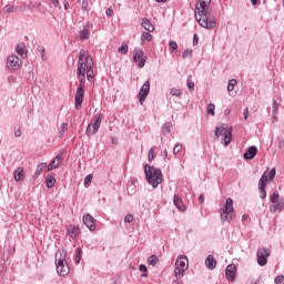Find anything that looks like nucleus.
<instances>
[{
    "mask_svg": "<svg viewBox=\"0 0 284 284\" xmlns=\"http://www.w3.org/2000/svg\"><path fill=\"white\" fill-rule=\"evenodd\" d=\"M210 3L212 0H200L195 6V19L201 26L206 30H214L216 28V19H212V13H210Z\"/></svg>",
    "mask_w": 284,
    "mask_h": 284,
    "instance_id": "obj_1",
    "label": "nucleus"
},
{
    "mask_svg": "<svg viewBox=\"0 0 284 284\" xmlns=\"http://www.w3.org/2000/svg\"><path fill=\"white\" fill-rule=\"evenodd\" d=\"M144 176L146 183L151 185L153 190H156V187L163 183V171L150 164L144 165Z\"/></svg>",
    "mask_w": 284,
    "mask_h": 284,
    "instance_id": "obj_2",
    "label": "nucleus"
},
{
    "mask_svg": "<svg viewBox=\"0 0 284 284\" xmlns=\"http://www.w3.org/2000/svg\"><path fill=\"white\" fill-rule=\"evenodd\" d=\"M65 256V251L61 248L55 252V267L59 276H68L70 274V264H68Z\"/></svg>",
    "mask_w": 284,
    "mask_h": 284,
    "instance_id": "obj_3",
    "label": "nucleus"
},
{
    "mask_svg": "<svg viewBox=\"0 0 284 284\" xmlns=\"http://www.w3.org/2000/svg\"><path fill=\"white\" fill-rule=\"evenodd\" d=\"M234 200L232 197H227L225 204L220 210V219L222 223H232L234 221Z\"/></svg>",
    "mask_w": 284,
    "mask_h": 284,
    "instance_id": "obj_4",
    "label": "nucleus"
},
{
    "mask_svg": "<svg viewBox=\"0 0 284 284\" xmlns=\"http://www.w3.org/2000/svg\"><path fill=\"white\" fill-rule=\"evenodd\" d=\"M215 136L219 139V136H223V145L224 148H227L232 143V128L227 129L226 124L216 125L215 126Z\"/></svg>",
    "mask_w": 284,
    "mask_h": 284,
    "instance_id": "obj_5",
    "label": "nucleus"
},
{
    "mask_svg": "<svg viewBox=\"0 0 284 284\" xmlns=\"http://www.w3.org/2000/svg\"><path fill=\"white\" fill-rule=\"evenodd\" d=\"M187 256L179 255L175 262V278H183L185 270H187Z\"/></svg>",
    "mask_w": 284,
    "mask_h": 284,
    "instance_id": "obj_6",
    "label": "nucleus"
},
{
    "mask_svg": "<svg viewBox=\"0 0 284 284\" xmlns=\"http://www.w3.org/2000/svg\"><path fill=\"white\" fill-rule=\"evenodd\" d=\"M145 61H148V55L143 52V49L135 48L133 50V63H138V68H145Z\"/></svg>",
    "mask_w": 284,
    "mask_h": 284,
    "instance_id": "obj_7",
    "label": "nucleus"
},
{
    "mask_svg": "<svg viewBox=\"0 0 284 284\" xmlns=\"http://www.w3.org/2000/svg\"><path fill=\"white\" fill-rule=\"evenodd\" d=\"M271 254L272 252L268 248H258L256 253L257 265H260V267H265V265H267V258H270Z\"/></svg>",
    "mask_w": 284,
    "mask_h": 284,
    "instance_id": "obj_8",
    "label": "nucleus"
},
{
    "mask_svg": "<svg viewBox=\"0 0 284 284\" xmlns=\"http://www.w3.org/2000/svg\"><path fill=\"white\" fill-rule=\"evenodd\" d=\"M101 121H103V114L99 113L98 119H95L93 123L87 126V136H92L93 134H97V132H99V128H101Z\"/></svg>",
    "mask_w": 284,
    "mask_h": 284,
    "instance_id": "obj_9",
    "label": "nucleus"
},
{
    "mask_svg": "<svg viewBox=\"0 0 284 284\" xmlns=\"http://www.w3.org/2000/svg\"><path fill=\"white\" fill-rule=\"evenodd\" d=\"M85 97V87L78 85L74 97L75 110H81L83 98Z\"/></svg>",
    "mask_w": 284,
    "mask_h": 284,
    "instance_id": "obj_10",
    "label": "nucleus"
},
{
    "mask_svg": "<svg viewBox=\"0 0 284 284\" xmlns=\"http://www.w3.org/2000/svg\"><path fill=\"white\" fill-rule=\"evenodd\" d=\"M148 94H150V80H146L139 91L138 99L140 101V105H143V103H145Z\"/></svg>",
    "mask_w": 284,
    "mask_h": 284,
    "instance_id": "obj_11",
    "label": "nucleus"
},
{
    "mask_svg": "<svg viewBox=\"0 0 284 284\" xmlns=\"http://www.w3.org/2000/svg\"><path fill=\"white\" fill-rule=\"evenodd\" d=\"M82 221L90 232H94V230H97V219H94L90 213L84 214L82 216Z\"/></svg>",
    "mask_w": 284,
    "mask_h": 284,
    "instance_id": "obj_12",
    "label": "nucleus"
},
{
    "mask_svg": "<svg viewBox=\"0 0 284 284\" xmlns=\"http://www.w3.org/2000/svg\"><path fill=\"white\" fill-rule=\"evenodd\" d=\"M21 67V59L17 55H9L7 59V68L9 70H19Z\"/></svg>",
    "mask_w": 284,
    "mask_h": 284,
    "instance_id": "obj_13",
    "label": "nucleus"
},
{
    "mask_svg": "<svg viewBox=\"0 0 284 284\" xmlns=\"http://www.w3.org/2000/svg\"><path fill=\"white\" fill-rule=\"evenodd\" d=\"M92 28H94V24H92L91 22H87L83 29L79 31L80 41H88V39H90V30H92Z\"/></svg>",
    "mask_w": 284,
    "mask_h": 284,
    "instance_id": "obj_14",
    "label": "nucleus"
},
{
    "mask_svg": "<svg viewBox=\"0 0 284 284\" xmlns=\"http://www.w3.org/2000/svg\"><path fill=\"white\" fill-rule=\"evenodd\" d=\"M87 62V79L91 81L94 77V61L92 60V55L85 57Z\"/></svg>",
    "mask_w": 284,
    "mask_h": 284,
    "instance_id": "obj_15",
    "label": "nucleus"
},
{
    "mask_svg": "<svg viewBox=\"0 0 284 284\" xmlns=\"http://www.w3.org/2000/svg\"><path fill=\"white\" fill-rule=\"evenodd\" d=\"M226 281L234 283L236 281V265L229 264L225 268Z\"/></svg>",
    "mask_w": 284,
    "mask_h": 284,
    "instance_id": "obj_16",
    "label": "nucleus"
},
{
    "mask_svg": "<svg viewBox=\"0 0 284 284\" xmlns=\"http://www.w3.org/2000/svg\"><path fill=\"white\" fill-rule=\"evenodd\" d=\"M258 154V148L255 145L248 146L243 154L244 161H252Z\"/></svg>",
    "mask_w": 284,
    "mask_h": 284,
    "instance_id": "obj_17",
    "label": "nucleus"
},
{
    "mask_svg": "<svg viewBox=\"0 0 284 284\" xmlns=\"http://www.w3.org/2000/svg\"><path fill=\"white\" fill-rule=\"evenodd\" d=\"M67 234H68V236H70V239H77L79 236V234H81V229L77 225L70 224L67 227Z\"/></svg>",
    "mask_w": 284,
    "mask_h": 284,
    "instance_id": "obj_18",
    "label": "nucleus"
},
{
    "mask_svg": "<svg viewBox=\"0 0 284 284\" xmlns=\"http://www.w3.org/2000/svg\"><path fill=\"white\" fill-rule=\"evenodd\" d=\"M173 205H175L180 212H185V204H183V200L178 194L173 196Z\"/></svg>",
    "mask_w": 284,
    "mask_h": 284,
    "instance_id": "obj_19",
    "label": "nucleus"
},
{
    "mask_svg": "<svg viewBox=\"0 0 284 284\" xmlns=\"http://www.w3.org/2000/svg\"><path fill=\"white\" fill-rule=\"evenodd\" d=\"M205 266L207 270H215L216 268V260L213 255H207L205 258Z\"/></svg>",
    "mask_w": 284,
    "mask_h": 284,
    "instance_id": "obj_20",
    "label": "nucleus"
},
{
    "mask_svg": "<svg viewBox=\"0 0 284 284\" xmlns=\"http://www.w3.org/2000/svg\"><path fill=\"white\" fill-rule=\"evenodd\" d=\"M45 169L48 170V163L45 162L39 163L33 174V179L37 180L38 176H41V174L43 173V170Z\"/></svg>",
    "mask_w": 284,
    "mask_h": 284,
    "instance_id": "obj_21",
    "label": "nucleus"
},
{
    "mask_svg": "<svg viewBox=\"0 0 284 284\" xmlns=\"http://www.w3.org/2000/svg\"><path fill=\"white\" fill-rule=\"evenodd\" d=\"M54 185H57V179H54V175H47L45 176V186L48 187V190H52V187H54Z\"/></svg>",
    "mask_w": 284,
    "mask_h": 284,
    "instance_id": "obj_22",
    "label": "nucleus"
},
{
    "mask_svg": "<svg viewBox=\"0 0 284 284\" xmlns=\"http://www.w3.org/2000/svg\"><path fill=\"white\" fill-rule=\"evenodd\" d=\"M16 52L22 59H26V57H28V52H26V44L24 43L18 44L17 48H16Z\"/></svg>",
    "mask_w": 284,
    "mask_h": 284,
    "instance_id": "obj_23",
    "label": "nucleus"
},
{
    "mask_svg": "<svg viewBox=\"0 0 284 284\" xmlns=\"http://www.w3.org/2000/svg\"><path fill=\"white\" fill-rule=\"evenodd\" d=\"M142 28H144L146 32H152L154 30V26L152 24V22H150V19L148 18L142 19Z\"/></svg>",
    "mask_w": 284,
    "mask_h": 284,
    "instance_id": "obj_24",
    "label": "nucleus"
},
{
    "mask_svg": "<svg viewBox=\"0 0 284 284\" xmlns=\"http://www.w3.org/2000/svg\"><path fill=\"white\" fill-rule=\"evenodd\" d=\"M88 72V62H78L77 74H85Z\"/></svg>",
    "mask_w": 284,
    "mask_h": 284,
    "instance_id": "obj_25",
    "label": "nucleus"
},
{
    "mask_svg": "<svg viewBox=\"0 0 284 284\" xmlns=\"http://www.w3.org/2000/svg\"><path fill=\"white\" fill-rule=\"evenodd\" d=\"M23 168L19 166L16 171H14V181H17V183H19V181H23Z\"/></svg>",
    "mask_w": 284,
    "mask_h": 284,
    "instance_id": "obj_26",
    "label": "nucleus"
},
{
    "mask_svg": "<svg viewBox=\"0 0 284 284\" xmlns=\"http://www.w3.org/2000/svg\"><path fill=\"white\" fill-rule=\"evenodd\" d=\"M61 165V162L57 161L55 159H52L49 165H47L48 172H52V170H57Z\"/></svg>",
    "mask_w": 284,
    "mask_h": 284,
    "instance_id": "obj_27",
    "label": "nucleus"
},
{
    "mask_svg": "<svg viewBox=\"0 0 284 284\" xmlns=\"http://www.w3.org/2000/svg\"><path fill=\"white\" fill-rule=\"evenodd\" d=\"M3 12L6 14L19 12V8H17V7L12 6V4H6L4 8H3Z\"/></svg>",
    "mask_w": 284,
    "mask_h": 284,
    "instance_id": "obj_28",
    "label": "nucleus"
},
{
    "mask_svg": "<svg viewBox=\"0 0 284 284\" xmlns=\"http://www.w3.org/2000/svg\"><path fill=\"white\" fill-rule=\"evenodd\" d=\"M81 258H83V248L78 247L75 250V258H74L75 265H79V263H81Z\"/></svg>",
    "mask_w": 284,
    "mask_h": 284,
    "instance_id": "obj_29",
    "label": "nucleus"
},
{
    "mask_svg": "<svg viewBox=\"0 0 284 284\" xmlns=\"http://www.w3.org/2000/svg\"><path fill=\"white\" fill-rule=\"evenodd\" d=\"M265 187L267 186L258 184L260 199H262V201H265L267 199V190H265Z\"/></svg>",
    "mask_w": 284,
    "mask_h": 284,
    "instance_id": "obj_30",
    "label": "nucleus"
},
{
    "mask_svg": "<svg viewBox=\"0 0 284 284\" xmlns=\"http://www.w3.org/2000/svg\"><path fill=\"white\" fill-rule=\"evenodd\" d=\"M171 129H172V122L164 123L162 126V134L164 136H168V134H170V132H171Z\"/></svg>",
    "mask_w": 284,
    "mask_h": 284,
    "instance_id": "obj_31",
    "label": "nucleus"
},
{
    "mask_svg": "<svg viewBox=\"0 0 284 284\" xmlns=\"http://www.w3.org/2000/svg\"><path fill=\"white\" fill-rule=\"evenodd\" d=\"M236 83H239V81H236V79H231L227 82V92H233L234 88L236 87Z\"/></svg>",
    "mask_w": 284,
    "mask_h": 284,
    "instance_id": "obj_32",
    "label": "nucleus"
},
{
    "mask_svg": "<svg viewBox=\"0 0 284 284\" xmlns=\"http://www.w3.org/2000/svg\"><path fill=\"white\" fill-rule=\"evenodd\" d=\"M267 181H270V178H267V172H264L258 181V185L267 186Z\"/></svg>",
    "mask_w": 284,
    "mask_h": 284,
    "instance_id": "obj_33",
    "label": "nucleus"
},
{
    "mask_svg": "<svg viewBox=\"0 0 284 284\" xmlns=\"http://www.w3.org/2000/svg\"><path fill=\"white\" fill-rule=\"evenodd\" d=\"M78 80H79V85L81 88H85V73H77Z\"/></svg>",
    "mask_w": 284,
    "mask_h": 284,
    "instance_id": "obj_34",
    "label": "nucleus"
},
{
    "mask_svg": "<svg viewBox=\"0 0 284 284\" xmlns=\"http://www.w3.org/2000/svg\"><path fill=\"white\" fill-rule=\"evenodd\" d=\"M281 197V194H278V191H274L273 194L270 195L271 203H278V199Z\"/></svg>",
    "mask_w": 284,
    "mask_h": 284,
    "instance_id": "obj_35",
    "label": "nucleus"
},
{
    "mask_svg": "<svg viewBox=\"0 0 284 284\" xmlns=\"http://www.w3.org/2000/svg\"><path fill=\"white\" fill-rule=\"evenodd\" d=\"M148 263L149 265H152L153 267H155V265L159 263V257L156 255H151L148 258Z\"/></svg>",
    "mask_w": 284,
    "mask_h": 284,
    "instance_id": "obj_36",
    "label": "nucleus"
},
{
    "mask_svg": "<svg viewBox=\"0 0 284 284\" xmlns=\"http://www.w3.org/2000/svg\"><path fill=\"white\" fill-rule=\"evenodd\" d=\"M169 48L172 52H176V50H179V44L176 43V41L170 40Z\"/></svg>",
    "mask_w": 284,
    "mask_h": 284,
    "instance_id": "obj_37",
    "label": "nucleus"
},
{
    "mask_svg": "<svg viewBox=\"0 0 284 284\" xmlns=\"http://www.w3.org/2000/svg\"><path fill=\"white\" fill-rule=\"evenodd\" d=\"M214 110H216V105H214V103H210L206 108V112L207 114H211V116H214L215 114Z\"/></svg>",
    "mask_w": 284,
    "mask_h": 284,
    "instance_id": "obj_38",
    "label": "nucleus"
},
{
    "mask_svg": "<svg viewBox=\"0 0 284 284\" xmlns=\"http://www.w3.org/2000/svg\"><path fill=\"white\" fill-rule=\"evenodd\" d=\"M129 47L126 43H122L121 47L118 49L120 54H128Z\"/></svg>",
    "mask_w": 284,
    "mask_h": 284,
    "instance_id": "obj_39",
    "label": "nucleus"
},
{
    "mask_svg": "<svg viewBox=\"0 0 284 284\" xmlns=\"http://www.w3.org/2000/svg\"><path fill=\"white\" fill-rule=\"evenodd\" d=\"M270 212H272V214H276L277 212H281V207L278 206V203H273L270 206Z\"/></svg>",
    "mask_w": 284,
    "mask_h": 284,
    "instance_id": "obj_40",
    "label": "nucleus"
},
{
    "mask_svg": "<svg viewBox=\"0 0 284 284\" xmlns=\"http://www.w3.org/2000/svg\"><path fill=\"white\" fill-rule=\"evenodd\" d=\"M141 41H152V36L150 34V31L142 33Z\"/></svg>",
    "mask_w": 284,
    "mask_h": 284,
    "instance_id": "obj_41",
    "label": "nucleus"
},
{
    "mask_svg": "<svg viewBox=\"0 0 284 284\" xmlns=\"http://www.w3.org/2000/svg\"><path fill=\"white\" fill-rule=\"evenodd\" d=\"M191 79H192V75H189L187 81H186V85H187L190 92H194V82H192Z\"/></svg>",
    "mask_w": 284,
    "mask_h": 284,
    "instance_id": "obj_42",
    "label": "nucleus"
},
{
    "mask_svg": "<svg viewBox=\"0 0 284 284\" xmlns=\"http://www.w3.org/2000/svg\"><path fill=\"white\" fill-rule=\"evenodd\" d=\"M78 63H85V51L81 50L78 55Z\"/></svg>",
    "mask_w": 284,
    "mask_h": 284,
    "instance_id": "obj_43",
    "label": "nucleus"
},
{
    "mask_svg": "<svg viewBox=\"0 0 284 284\" xmlns=\"http://www.w3.org/2000/svg\"><path fill=\"white\" fill-rule=\"evenodd\" d=\"M170 94H171V97H181V94H183V93L181 92V90L173 88L170 90Z\"/></svg>",
    "mask_w": 284,
    "mask_h": 284,
    "instance_id": "obj_44",
    "label": "nucleus"
},
{
    "mask_svg": "<svg viewBox=\"0 0 284 284\" xmlns=\"http://www.w3.org/2000/svg\"><path fill=\"white\" fill-rule=\"evenodd\" d=\"M273 179H276V168L271 169L268 172V181H272Z\"/></svg>",
    "mask_w": 284,
    "mask_h": 284,
    "instance_id": "obj_45",
    "label": "nucleus"
},
{
    "mask_svg": "<svg viewBox=\"0 0 284 284\" xmlns=\"http://www.w3.org/2000/svg\"><path fill=\"white\" fill-rule=\"evenodd\" d=\"M133 221H134V215L129 213L124 216V223H132Z\"/></svg>",
    "mask_w": 284,
    "mask_h": 284,
    "instance_id": "obj_46",
    "label": "nucleus"
},
{
    "mask_svg": "<svg viewBox=\"0 0 284 284\" xmlns=\"http://www.w3.org/2000/svg\"><path fill=\"white\" fill-rule=\"evenodd\" d=\"M181 150H183V146L181 144H176L174 148H173V154L174 156H176V154H179V152H181Z\"/></svg>",
    "mask_w": 284,
    "mask_h": 284,
    "instance_id": "obj_47",
    "label": "nucleus"
},
{
    "mask_svg": "<svg viewBox=\"0 0 284 284\" xmlns=\"http://www.w3.org/2000/svg\"><path fill=\"white\" fill-rule=\"evenodd\" d=\"M154 148L150 149L149 151V155H148V160H149V163H152V160L154 159Z\"/></svg>",
    "mask_w": 284,
    "mask_h": 284,
    "instance_id": "obj_48",
    "label": "nucleus"
},
{
    "mask_svg": "<svg viewBox=\"0 0 284 284\" xmlns=\"http://www.w3.org/2000/svg\"><path fill=\"white\" fill-rule=\"evenodd\" d=\"M92 174H89L84 178V185H90L92 183Z\"/></svg>",
    "mask_w": 284,
    "mask_h": 284,
    "instance_id": "obj_49",
    "label": "nucleus"
},
{
    "mask_svg": "<svg viewBox=\"0 0 284 284\" xmlns=\"http://www.w3.org/2000/svg\"><path fill=\"white\" fill-rule=\"evenodd\" d=\"M275 284H284V276L283 275H277L275 277Z\"/></svg>",
    "mask_w": 284,
    "mask_h": 284,
    "instance_id": "obj_50",
    "label": "nucleus"
},
{
    "mask_svg": "<svg viewBox=\"0 0 284 284\" xmlns=\"http://www.w3.org/2000/svg\"><path fill=\"white\" fill-rule=\"evenodd\" d=\"M187 57H192V50H190V49L184 50V52L182 54L183 59H187Z\"/></svg>",
    "mask_w": 284,
    "mask_h": 284,
    "instance_id": "obj_51",
    "label": "nucleus"
},
{
    "mask_svg": "<svg viewBox=\"0 0 284 284\" xmlns=\"http://www.w3.org/2000/svg\"><path fill=\"white\" fill-rule=\"evenodd\" d=\"M128 194H129V196L136 194V187H134V185L129 186Z\"/></svg>",
    "mask_w": 284,
    "mask_h": 284,
    "instance_id": "obj_52",
    "label": "nucleus"
},
{
    "mask_svg": "<svg viewBox=\"0 0 284 284\" xmlns=\"http://www.w3.org/2000/svg\"><path fill=\"white\" fill-rule=\"evenodd\" d=\"M277 205L280 207V212H283L284 210V199L277 200Z\"/></svg>",
    "mask_w": 284,
    "mask_h": 284,
    "instance_id": "obj_53",
    "label": "nucleus"
},
{
    "mask_svg": "<svg viewBox=\"0 0 284 284\" xmlns=\"http://www.w3.org/2000/svg\"><path fill=\"white\" fill-rule=\"evenodd\" d=\"M58 163H61V159H63V151H59L58 155L53 158Z\"/></svg>",
    "mask_w": 284,
    "mask_h": 284,
    "instance_id": "obj_54",
    "label": "nucleus"
},
{
    "mask_svg": "<svg viewBox=\"0 0 284 284\" xmlns=\"http://www.w3.org/2000/svg\"><path fill=\"white\" fill-rule=\"evenodd\" d=\"M38 52H40L42 59L43 57H45V48L41 47V45H38L37 48Z\"/></svg>",
    "mask_w": 284,
    "mask_h": 284,
    "instance_id": "obj_55",
    "label": "nucleus"
},
{
    "mask_svg": "<svg viewBox=\"0 0 284 284\" xmlns=\"http://www.w3.org/2000/svg\"><path fill=\"white\" fill-rule=\"evenodd\" d=\"M90 8V2L88 0H82V10H88Z\"/></svg>",
    "mask_w": 284,
    "mask_h": 284,
    "instance_id": "obj_56",
    "label": "nucleus"
},
{
    "mask_svg": "<svg viewBox=\"0 0 284 284\" xmlns=\"http://www.w3.org/2000/svg\"><path fill=\"white\" fill-rule=\"evenodd\" d=\"M50 3H52V6H54V8H59L61 9V3L59 2V0H49Z\"/></svg>",
    "mask_w": 284,
    "mask_h": 284,
    "instance_id": "obj_57",
    "label": "nucleus"
},
{
    "mask_svg": "<svg viewBox=\"0 0 284 284\" xmlns=\"http://www.w3.org/2000/svg\"><path fill=\"white\" fill-rule=\"evenodd\" d=\"M193 45H199V34L197 33L193 34Z\"/></svg>",
    "mask_w": 284,
    "mask_h": 284,
    "instance_id": "obj_58",
    "label": "nucleus"
},
{
    "mask_svg": "<svg viewBox=\"0 0 284 284\" xmlns=\"http://www.w3.org/2000/svg\"><path fill=\"white\" fill-rule=\"evenodd\" d=\"M139 270L144 273L148 272V266L145 264H140Z\"/></svg>",
    "mask_w": 284,
    "mask_h": 284,
    "instance_id": "obj_59",
    "label": "nucleus"
},
{
    "mask_svg": "<svg viewBox=\"0 0 284 284\" xmlns=\"http://www.w3.org/2000/svg\"><path fill=\"white\" fill-rule=\"evenodd\" d=\"M105 14H106V17H112V16L114 14V11H112L111 8H108V9L105 10Z\"/></svg>",
    "mask_w": 284,
    "mask_h": 284,
    "instance_id": "obj_60",
    "label": "nucleus"
},
{
    "mask_svg": "<svg viewBox=\"0 0 284 284\" xmlns=\"http://www.w3.org/2000/svg\"><path fill=\"white\" fill-rule=\"evenodd\" d=\"M250 118V109H245L244 110V119H245V121H247V119Z\"/></svg>",
    "mask_w": 284,
    "mask_h": 284,
    "instance_id": "obj_61",
    "label": "nucleus"
},
{
    "mask_svg": "<svg viewBox=\"0 0 284 284\" xmlns=\"http://www.w3.org/2000/svg\"><path fill=\"white\" fill-rule=\"evenodd\" d=\"M61 130L63 133L68 132V123H62L61 124Z\"/></svg>",
    "mask_w": 284,
    "mask_h": 284,
    "instance_id": "obj_62",
    "label": "nucleus"
},
{
    "mask_svg": "<svg viewBox=\"0 0 284 284\" xmlns=\"http://www.w3.org/2000/svg\"><path fill=\"white\" fill-rule=\"evenodd\" d=\"M64 10H70V2L68 0H63Z\"/></svg>",
    "mask_w": 284,
    "mask_h": 284,
    "instance_id": "obj_63",
    "label": "nucleus"
},
{
    "mask_svg": "<svg viewBox=\"0 0 284 284\" xmlns=\"http://www.w3.org/2000/svg\"><path fill=\"white\" fill-rule=\"evenodd\" d=\"M273 110H278V102L273 100Z\"/></svg>",
    "mask_w": 284,
    "mask_h": 284,
    "instance_id": "obj_64",
    "label": "nucleus"
}]
</instances>
